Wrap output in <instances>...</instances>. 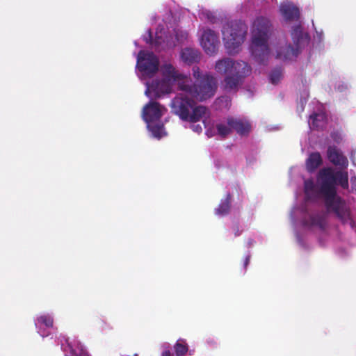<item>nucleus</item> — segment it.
<instances>
[{"mask_svg": "<svg viewBox=\"0 0 356 356\" xmlns=\"http://www.w3.org/2000/svg\"><path fill=\"white\" fill-rule=\"evenodd\" d=\"M272 31L270 20L264 17L255 19L252 26V55L259 64H265L269 56L268 40Z\"/></svg>", "mask_w": 356, "mask_h": 356, "instance_id": "1", "label": "nucleus"}, {"mask_svg": "<svg viewBox=\"0 0 356 356\" xmlns=\"http://www.w3.org/2000/svg\"><path fill=\"white\" fill-rule=\"evenodd\" d=\"M190 95L183 92L177 95L172 101L173 112L184 121L192 123L201 120L206 114L207 108L204 106H196V103Z\"/></svg>", "mask_w": 356, "mask_h": 356, "instance_id": "2", "label": "nucleus"}, {"mask_svg": "<svg viewBox=\"0 0 356 356\" xmlns=\"http://www.w3.org/2000/svg\"><path fill=\"white\" fill-rule=\"evenodd\" d=\"M178 88L182 92H186V95H190L196 100L203 102L215 95L217 81L213 76L206 74L193 85H190L187 80L179 82Z\"/></svg>", "mask_w": 356, "mask_h": 356, "instance_id": "3", "label": "nucleus"}, {"mask_svg": "<svg viewBox=\"0 0 356 356\" xmlns=\"http://www.w3.org/2000/svg\"><path fill=\"white\" fill-rule=\"evenodd\" d=\"M247 31L248 26L241 20L230 21L223 25L222 40L228 54L234 55L239 51Z\"/></svg>", "mask_w": 356, "mask_h": 356, "instance_id": "4", "label": "nucleus"}, {"mask_svg": "<svg viewBox=\"0 0 356 356\" xmlns=\"http://www.w3.org/2000/svg\"><path fill=\"white\" fill-rule=\"evenodd\" d=\"M325 193H321L324 198L325 206L328 212L333 213L343 225L349 224L354 227V221L349 207L346 202L329 188L324 189Z\"/></svg>", "mask_w": 356, "mask_h": 356, "instance_id": "5", "label": "nucleus"}, {"mask_svg": "<svg viewBox=\"0 0 356 356\" xmlns=\"http://www.w3.org/2000/svg\"><path fill=\"white\" fill-rule=\"evenodd\" d=\"M318 183L320 193H325L324 189L329 188L334 192V195H337L336 188L337 183L343 188H348V174L341 171L334 172L331 168H325L318 172Z\"/></svg>", "mask_w": 356, "mask_h": 356, "instance_id": "6", "label": "nucleus"}, {"mask_svg": "<svg viewBox=\"0 0 356 356\" xmlns=\"http://www.w3.org/2000/svg\"><path fill=\"white\" fill-rule=\"evenodd\" d=\"M159 60L152 52L140 51L137 58V67L144 75L152 76L159 70Z\"/></svg>", "mask_w": 356, "mask_h": 356, "instance_id": "7", "label": "nucleus"}, {"mask_svg": "<svg viewBox=\"0 0 356 356\" xmlns=\"http://www.w3.org/2000/svg\"><path fill=\"white\" fill-rule=\"evenodd\" d=\"M243 65L241 70H237L230 74L225 76L224 79L225 88L228 91L237 90L239 85L243 82L245 77L249 76L252 68L248 63H241Z\"/></svg>", "mask_w": 356, "mask_h": 356, "instance_id": "8", "label": "nucleus"}, {"mask_svg": "<svg viewBox=\"0 0 356 356\" xmlns=\"http://www.w3.org/2000/svg\"><path fill=\"white\" fill-rule=\"evenodd\" d=\"M167 110L156 102H149L143 108L142 117L145 122H154L160 120L163 112Z\"/></svg>", "mask_w": 356, "mask_h": 356, "instance_id": "9", "label": "nucleus"}, {"mask_svg": "<svg viewBox=\"0 0 356 356\" xmlns=\"http://www.w3.org/2000/svg\"><path fill=\"white\" fill-rule=\"evenodd\" d=\"M219 44L218 35L215 31L211 29L204 31L201 38V45L208 55L212 56L216 54Z\"/></svg>", "mask_w": 356, "mask_h": 356, "instance_id": "10", "label": "nucleus"}, {"mask_svg": "<svg viewBox=\"0 0 356 356\" xmlns=\"http://www.w3.org/2000/svg\"><path fill=\"white\" fill-rule=\"evenodd\" d=\"M171 90L170 81L165 79H156L154 80L151 84L147 85L145 95L149 96L150 94H152L154 97L159 98L163 95L170 93Z\"/></svg>", "mask_w": 356, "mask_h": 356, "instance_id": "11", "label": "nucleus"}, {"mask_svg": "<svg viewBox=\"0 0 356 356\" xmlns=\"http://www.w3.org/2000/svg\"><path fill=\"white\" fill-rule=\"evenodd\" d=\"M241 63L245 62L238 60L234 61L229 58H224L216 61L215 65L216 71L221 75H228L237 70H241L243 65Z\"/></svg>", "mask_w": 356, "mask_h": 356, "instance_id": "12", "label": "nucleus"}, {"mask_svg": "<svg viewBox=\"0 0 356 356\" xmlns=\"http://www.w3.org/2000/svg\"><path fill=\"white\" fill-rule=\"evenodd\" d=\"M282 16L287 22L298 21L300 18V10L291 2H284L280 6Z\"/></svg>", "mask_w": 356, "mask_h": 356, "instance_id": "13", "label": "nucleus"}, {"mask_svg": "<svg viewBox=\"0 0 356 356\" xmlns=\"http://www.w3.org/2000/svg\"><path fill=\"white\" fill-rule=\"evenodd\" d=\"M327 159L335 165L346 168L348 164L347 158L334 146H329L327 151Z\"/></svg>", "mask_w": 356, "mask_h": 356, "instance_id": "14", "label": "nucleus"}, {"mask_svg": "<svg viewBox=\"0 0 356 356\" xmlns=\"http://www.w3.org/2000/svg\"><path fill=\"white\" fill-rule=\"evenodd\" d=\"M303 225L307 227H318L321 230H325L327 226V215L324 213L312 214L308 219H305L302 222Z\"/></svg>", "mask_w": 356, "mask_h": 356, "instance_id": "15", "label": "nucleus"}, {"mask_svg": "<svg viewBox=\"0 0 356 356\" xmlns=\"http://www.w3.org/2000/svg\"><path fill=\"white\" fill-rule=\"evenodd\" d=\"M180 56L184 63L191 65L200 62L201 53L197 49L185 47L181 49Z\"/></svg>", "mask_w": 356, "mask_h": 356, "instance_id": "16", "label": "nucleus"}, {"mask_svg": "<svg viewBox=\"0 0 356 356\" xmlns=\"http://www.w3.org/2000/svg\"><path fill=\"white\" fill-rule=\"evenodd\" d=\"M291 38L295 46L300 48L307 45L310 40L309 35L302 32V26L300 24L293 27Z\"/></svg>", "mask_w": 356, "mask_h": 356, "instance_id": "17", "label": "nucleus"}, {"mask_svg": "<svg viewBox=\"0 0 356 356\" xmlns=\"http://www.w3.org/2000/svg\"><path fill=\"white\" fill-rule=\"evenodd\" d=\"M300 47H293L290 44H286L284 46L280 47L277 50L276 58L283 60H291L298 56L300 53Z\"/></svg>", "mask_w": 356, "mask_h": 356, "instance_id": "18", "label": "nucleus"}, {"mask_svg": "<svg viewBox=\"0 0 356 356\" xmlns=\"http://www.w3.org/2000/svg\"><path fill=\"white\" fill-rule=\"evenodd\" d=\"M227 123L231 126L232 131L235 130L239 135L248 134L251 129V125L248 121L239 118L229 117L227 118Z\"/></svg>", "mask_w": 356, "mask_h": 356, "instance_id": "19", "label": "nucleus"}, {"mask_svg": "<svg viewBox=\"0 0 356 356\" xmlns=\"http://www.w3.org/2000/svg\"><path fill=\"white\" fill-rule=\"evenodd\" d=\"M162 74L164 79L171 81H184L185 76L179 73L175 67L170 63L164 64L161 67Z\"/></svg>", "mask_w": 356, "mask_h": 356, "instance_id": "20", "label": "nucleus"}, {"mask_svg": "<svg viewBox=\"0 0 356 356\" xmlns=\"http://www.w3.org/2000/svg\"><path fill=\"white\" fill-rule=\"evenodd\" d=\"M322 157L319 152L310 154L306 161V168L308 172H313L322 164Z\"/></svg>", "mask_w": 356, "mask_h": 356, "instance_id": "21", "label": "nucleus"}, {"mask_svg": "<svg viewBox=\"0 0 356 356\" xmlns=\"http://www.w3.org/2000/svg\"><path fill=\"white\" fill-rule=\"evenodd\" d=\"M327 117L324 113H314L310 116L309 124L314 129H322L326 124Z\"/></svg>", "mask_w": 356, "mask_h": 356, "instance_id": "22", "label": "nucleus"}, {"mask_svg": "<svg viewBox=\"0 0 356 356\" xmlns=\"http://www.w3.org/2000/svg\"><path fill=\"white\" fill-rule=\"evenodd\" d=\"M147 127L149 131L152 133V136L157 138H161L164 133V126L163 124L161 123L160 120L154 122H146Z\"/></svg>", "mask_w": 356, "mask_h": 356, "instance_id": "23", "label": "nucleus"}, {"mask_svg": "<svg viewBox=\"0 0 356 356\" xmlns=\"http://www.w3.org/2000/svg\"><path fill=\"white\" fill-rule=\"evenodd\" d=\"M232 195L230 193H227L226 197L222 200L218 207L216 209V213L220 216H225L228 214L231 206Z\"/></svg>", "mask_w": 356, "mask_h": 356, "instance_id": "24", "label": "nucleus"}, {"mask_svg": "<svg viewBox=\"0 0 356 356\" xmlns=\"http://www.w3.org/2000/svg\"><path fill=\"white\" fill-rule=\"evenodd\" d=\"M305 193L307 200H314L318 197L320 192H316L315 185L312 180H307L305 182Z\"/></svg>", "mask_w": 356, "mask_h": 356, "instance_id": "25", "label": "nucleus"}, {"mask_svg": "<svg viewBox=\"0 0 356 356\" xmlns=\"http://www.w3.org/2000/svg\"><path fill=\"white\" fill-rule=\"evenodd\" d=\"M174 350L177 356H184L187 353L188 346L184 339H179L174 345Z\"/></svg>", "mask_w": 356, "mask_h": 356, "instance_id": "26", "label": "nucleus"}, {"mask_svg": "<svg viewBox=\"0 0 356 356\" xmlns=\"http://www.w3.org/2000/svg\"><path fill=\"white\" fill-rule=\"evenodd\" d=\"M216 128L218 132V134L222 138H226L228 135H229L232 131L231 126L227 122L225 123H218L216 125Z\"/></svg>", "mask_w": 356, "mask_h": 356, "instance_id": "27", "label": "nucleus"}, {"mask_svg": "<svg viewBox=\"0 0 356 356\" xmlns=\"http://www.w3.org/2000/svg\"><path fill=\"white\" fill-rule=\"evenodd\" d=\"M44 325L47 327H52L54 324L53 318L48 314H44L39 316L35 322V325Z\"/></svg>", "mask_w": 356, "mask_h": 356, "instance_id": "28", "label": "nucleus"}, {"mask_svg": "<svg viewBox=\"0 0 356 356\" xmlns=\"http://www.w3.org/2000/svg\"><path fill=\"white\" fill-rule=\"evenodd\" d=\"M282 76L281 68H275L270 74V81L273 84H277L282 79Z\"/></svg>", "mask_w": 356, "mask_h": 356, "instance_id": "29", "label": "nucleus"}, {"mask_svg": "<svg viewBox=\"0 0 356 356\" xmlns=\"http://www.w3.org/2000/svg\"><path fill=\"white\" fill-rule=\"evenodd\" d=\"M68 346L70 348L72 356H89L87 351L82 346L78 347L77 349H74L70 344Z\"/></svg>", "mask_w": 356, "mask_h": 356, "instance_id": "30", "label": "nucleus"}, {"mask_svg": "<svg viewBox=\"0 0 356 356\" xmlns=\"http://www.w3.org/2000/svg\"><path fill=\"white\" fill-rule=\"evenodd\" d=\"M149 38L148 40H147V42L154 45L155 47H159L162 43L164 42V40L159 36H156V38L153 40L151 33H149Z\"/></svg>", "mask_w": 356, "mask_h": 356, "instance_id": "31", "label": "nucleus"}, {"mask_svg": "<svg viewBox=\"0 0 356 356\" xmlns=\"http://www.w3.org/2000/svg\"><path fill=\"white\" fill-rule=\"evenodd\" d=\"M193 74L194 78L196 79V81H198L203 75H201L200 68L197 66L193 67Z\"/></svg>", "mask_w": 356, "mask_h": 356, "instance_id": "32", "label": "nucleus"}, {"mask_svg": "<svg viewBox=\"0 0 356 356\" xmlns=\"http://www.w3.org/2000/svg\"><path fill=\"white\" fill-rule=\"evenodd\" d=\"M331 138L337 143H339L341 141V140H342L341 134L339 132H337V131L336 132H332L331 134Z\"/></svg>", "mask_w": 356, "mask_h": 356, "instance_id": "33", "label": "nucleus"}, {"mask_svg": "<svg viewBox=\"0 0 356 356\" xmlns=\"http://www.w3.org/2000/svg\"><path fill=\"white\" fill-rule=\"evenodd\" d=\"M233 230H234V235H235V236H240V235L241 234V233H242V231H241V230H240V229H239V226H238V225H234V227H233Z\"/></svg>", "mask_w": 356, "mask_h": 356, "instance_id": "34", "label": "nucleus"}, {"mask_svg": "<svg viewBox=\"0 0 356 356\" xmlns=\"http://www.w3.org/2000/svg\"><path fill=\"white\" fill-rule=\"evenodd\" d=\"M191 129L195 131V132H197V133H200L202 131V127L200 125V124H193L191 126Z\"/></svg>", "mask_w": 356, "mask_h": 356, "instance_id": "35", "label": "nucleus"}, {"mask_svg": "<svg viewBox=\"0 0 356 356\" xmlns=\"http://www.w3.org/2000/svg\"><path fill=\"white\" fill-rule=\"evenodd\" d=\"M250 256L245 257L244 262H243V266H244L245 269H246L247 266H248V264L250 263Z\"/></svg>", "mask_w": 356, "mask_h": 356, "instance_id": "36", "label": "nucleus"}, {"mask_svg": "<svg viewBox=\"0 0 356 356\" xmlns=\"http://www.w3.org/2000/svg\"><path fill=\"white\" fill-rule=\"evenodd\" d=\"M161 356H173L169 350H165L162 353Z\"/></svg>", "mask_w": 356, "mask_h": 356, "instance_id": "37", "label": "nucleus"}]
</instances>
